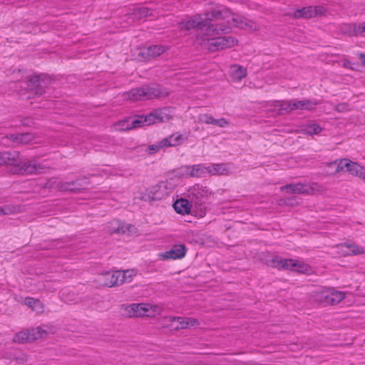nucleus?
Returning a JSON list of instances; mask_svg holds the SVG:
<instances>
[{
  "instance_id": "nucleus-1",
  "label": "nucleus",
  "mask_w": 365,
  "mask_h": 365,
  "mask_svg": "<svg viewBox=\"0 0 365 365\" xmlns=\"http://www.w3.org/2000/svg\"><path fill=\"white\" fill-rule=\"evenodd\" d=\"M232 26L247 31H257L259 25L223 7H215L204 14L193 16L179 24L181 30L196 29L206 36L227 32Z\"/></svg>"
},
{
  "instance_id": "nucleus-2",
  "label": "nucleus",
  "mask_w": 365,
  "mask_h": 365,
  "mask_svg": "<svg viewBox=\"0 0 365 365\" xmlns=\"http://www.w3.org/2000/svg\"><path fill=\"white\" fill-rule=\"evenodd\" d=\"M10 166L14 174H38L43 172L45 168L34 161H22L19 153H0V165Z\"/></svg>"
},
{
  "instance_id": "nucleus-3",
  "label": "nucleus",
  "mask_w": 365,
  "mask_h": 365,
  "mask_svg": "<svg viewBox=\"0 0 365 365\" xmlns=\"http://www.w3.org/2000/svg\"><path fill=\"white\" fill-rule=\"evenodd\" d=\"M123 314L126 317H154L160 315L163 311V308L157 304L148 303H133L123 306Z\"/></svg>"
},
{
  "instance_id": "nucleus-4",
  "label": "nucleus",
  "mask_w": 365,
  "mask_h": 365,
  "mask_svg": "<svg viewBox=\"0 0 365 365\" xmlns=\"http://www.w3.org/2000/svg\"><path fill=\"white\" fill-rule=\"evenodd\" d=\"M131 272L130 270L106 272L98 275L96 282L100 286L113 287L130 282Z\"/></svg>"
},
{
  "instance_id": "nucleus-5",
  "label": "nucleus",
  "mask_w": 365,
  "mask_h": 365,
  "mask_svg": "<svg viewBox=\"0 0 365 365\" xmlns=\"http://www.w3.org/2000/svg\"><path fill=\"white\" fill-rule=\"evenodd\" d=\"M168 92L161 91L159 86H144L130 90L125 94V98L133 101H145L158 97H165Z\"/></svg>"
},
{
  "instance_id": "nucleus-6",
  "label": "nucleus",
  "mask_w": 365,
  "mask_h": 365,
  "mask_svg": "<svg viewBox=\"0 0 365 365\" xmlns=\"http://www.w3.org/2000/svg\"><path fill=\"white\" fill-rule=\"evenodd\" d=\"M173 113L170 108L156 109L146 115H138L133 122L134 126H146L151 124L165 122L172 118Z\"/></svg>"
},
{
  "instance_id": "nucleus-7",
  "label": "nucleus",
  "mask_w": 365,
  "mask_h": 365,
  "mask_svg": "<svg viewBox=\"0 0 365 365\" xmlns=\"http://www.w3.org/2000/svg\"><path fill=\"white\" fill-rule=\"evenodd\" d=\"M267 264L279 269H283L291 271H297L301 273L309 274L312 271L311 267L304 263L302 261L292 259H283L280 257L275 256L272 258Z\"/></svg>"
},
{
  "instance_id": "nucleus-8",
  "label": "nucleus",
  "mask_w": 365,
  "mask_h": 365,
  "mask_svg": "<svg viewBox=\"0 0 365 365\" xmlns=\"http://www.w3.org/2000/svg\"><path fill=\"white\" fill-rule=\"evenodd\" d=\"M314 299L323 306L339 303L345 298V293L332 288L319 289L314 292Z\"/></svg>"
},
{
  "instance_id": "nucleus-9",
  "label": "nucleus",
  "mask_w": 365,
  "mask_h": 365,
  "mask_svg": "<svg viewBox=\"0 0 365 365\" xmlns=\"http://www.w3.org/2000/svg\"><path fill=\"white\" fill-rule=\"evenodd\" d=\"M209 51L230 48L237 45L238 41L232 36L205 37L200 43Z\"/></svg>"
},
{
  "instance_id": "nucleus-10",
  "label": "nucleus",
  "mask_w": 365,
  "mask_h": 365,
  "mask_svg": "<svg viewBox=\"0 0 365 365\" xmlns=\"http://www.w3.org/2000/svg\"><path fill=\"white\" fill-rule=\"evenodd\" d=\"M335 165H336V173L349 172L351 175L365 180V168L361 166L357 163L344 158L329 163L330 167Z\"/></svg>"
},
{
  "instance_id": "nucleus-11",
  "label": "nucleus",
  "mask_w": 365,
  "mask_h": 365,
  "mask_svg": "<svg viewBox=\"0 0 365 365\" xmlns=\"http://www.w3.org/2000/svg\"><path fill=\"white\" fill-rule=\"evenodd\" d=\"M280 190L287 193L314 195L322 192V187L317 183H292L282 186Z\"/></svg>"
},
{
  "instance_id": "nucleus-12",
  "label": "nucleus",
  "mask_w": 365,
  "mask_h": 365,
  "mask_svg": "<svg viewBox=\"0 0 365 365\" xmlns=\"http://www.w3.org/2000/svg\"><path fill=\"white\" fill-rule=\"evenodd\" d=\"M175 185L170 181H163L146 190L145 195L150 200H160L168 197L173 190Z\"/></svg>"
},
{
  "instance_id": "nucleus-13",
  "label": "nucleus",
  "mask_w": 365,
  "mask_h": 365,
  "mask_svg": "<svg viewBox=\"0 0 365 365\" xmlns=\"http://www.w3.org/2000/svg\"><path fill=\"white\" fill-rule=\"evenodd\" d=\"M164 324L173 329H182L198 324L194 318H185L181 317L168 316L164 317Z\"/></svg>"
},
{
  "instance_id": "nucleus-14",
  "label": "nucleus",
  "mask_w": 365,
  "mask_h": 365,
  "mask_svg": "<svg viewBox=\"0 0 365 365\" xmlns=\"http://www.w3.org/2000/svg\"><path fill=\"white\" fill-rule=\"evenodd\" d=\"M327 10L323 6H307L299 9H297L292 14L294 19H311L317 16L324 15Z\"/></svg>"
},
{
  "instance_id": "nucleus-15",
  "label": "nucleus",
  "mask_w": 365,
  "mask_h": 365,
  "mask_svg": "<svg viewBox=\"0 0 365 365\" xmlns=\"http://www.w3.org/2000/svg\"><path fill=\"white\" fill-rule=\"evenodd\" d=\"M317 105V102L314 101L306 100L298 101H286L281 104L282 109L285 112H289L294 110H314Z\"/></svg>"
},
{
  "instance_id": "nucleus-16",
  "label": "nucleus",
  "mask_w": 365,
  "mask_h": 365,
  "mask_svg": "<svg viewBox=\"0 0 365 365\" xmlns=\"http://www.w3.org/2000/svg\"><path fill=\"white\" fill-rule=\"evenodd\" d=\"M168 48L163 45H153L138 50V56L143 60H148L160 56L167 51Z\"/></svg>"
},
{
  "instance_id": "nucleus-17",
  "label": "nucleus",
  "mask_w": 365,
  "mask_h": 365,
  "mask_svg": "<svg viewBox=\"0 0 365 365\" xmlns=\"http://www.w3.org/2000/svg\"><path fill=\"white\" fill-rule=\"evenodd\" d=\"M188 192V196L195 204H200L212 194L207 187L199 184L193 185Z\"/></svg>"
},
{
  "instance_id": "nucleus-18",
  "label": "nucleus",
  "mask_w": 365,
  "mask_h": 365,
  "mask_svg": "<svg viewBox=\"0 0 365 365\" xmlns=\"http://www.w3.org/2000/svg\"><path fill=\"white\" fill-rule=\"evenodd\" d=\"M182 174L190 178H202L208 174V165L195 164L185 165L181 168Z\"/></svg>"
},
{
  "instance_id": "nucleus-19",
  "label": "nucleus",
  "mask_w": 365,
  "mask_h": 365,
  "mask_svg": "<svg viewBox=\"0 0 365 365\" xmlns=\"http://www.w3.org/2000/svg\"><path fill=\"white\" fill-rule=\"evenodd\" d=\"M187 252L185 245L180 244L174 245L170 250L159 254V257L163 260L179 259L183 258Z\"/></svg>"
},
{
  "instance_id": "nucleus-20",
  "label": "nucleus",
  "mask_w": 365,
  "mask_h": 365,
  "mask_svg": "<svg viewBox=\"0 0 365 365\" xmlns=\"http://www.w3.org/2000/svg\"><path fill=\"white\" fill-rule=\"evenodd\" d=\"M27 86L34 96H40L44 93L45 82L41 76H32L29 80Z\"/></svg>"
},
{
  "instance_id": "nucleus-21",
  "label": "nucleus",
  "mask_w": 365,
  "mask_h": 365,
  "mask_svg": "<svg viewBox=\"0 0 365 365\" xmlns=\"http://www.w3.org/2000/svg\"><path fill=\"white\" fill-rule=\"evenodd\" d=\"M6 138L16 145H26L36 143L34 135L29 133L10 134Z\"/></svg>"
},
{
  "instance_id": "nucleus-22",
  "label": "nucleus",
  "mask_w": 365,
  "mask_h": 365,
  "mask_svg": "<svg viewBox=\"0 0 365 365\" xmlns=\"http://www.w3.org/2000/svg\"><path fill=\"white\" fill-rule=\"evenodd\" d=\"M54 328L51 325H43L29 329L30 341L45 337L48 333L53 332Z\"/></svg>"
},
{
  "instance_id": "nucleus-23",
  "label": "nucleus",
  "mask_w": 365,
  "mask_h": 365,
  "mask_svg": "<svg viewBox=\"0 0 365 365\" xmlns=\"http://www.w3.org/2000/svg\"><path fill=\"white\" fill-rule=\"evenodd\" d=\"M86 181L76 180L68 182H59L57 187L61 191L78 192L81 189H84L86 185Z\"/></svg>"
},
{
  "instance_id": "nucleus-24",
  "label": "nucleus",
  "mask_w": 365,
  "mask_h": 365,
  "mask_svg": "<svg viewBox=\"0 0 365 365\" xmlns=\"http://www.w3.org/2000/svg\"><path fill=\"white\" fill-rule=\"evenodd\" d=\"M230 173V167L228 164L212 163L208 165V174L210 175H228Z\"/></svg>"
},
{
  "instance_id": "nucleus-25",
  "label": "nucleus",
  "mask_w": 365,
  "mask_h": 365,
  "mask_svg": "<svg viewBox=\"0 0 365 365\" xmlns=\"http://www.w3.org/2000/svg\"><path fill=\"white\" fill-rule=\"evenodd\" d=\"M230 78L232 81L239 82L246 77L247 69L242 66L234 64L230 68Z\"/></svg>"
},
{
  "instance_id": "nucleus-26",
  "label": "nucleus",
  "mask_w": 365,
  "mask_h": 365,
  "mask_svg": "<svg viewBox=\"0 0 365 365\" xmlns=\"http://www.w3.org/2000/svg\"><path fill=\"white\" fill-rule=\"evenodd\" d=\"M23 304H26L31 310L38 314H41L44 312V305L39 299L32 297H26L24 299Z\"/></svg>"
},
{
  "instance_id": "nucleus-27",
  "label": "nucleus",
  "mask_w": 365,
  "mask_h": 365,
  "mask_svg": "<svg viewBox=\"0 0 365 365\" xmlns=\"http://www.w3.org/2000/svg\"><path fill=\"white\" fill-rule=\"evenodd\" d=\"M173 207L178 213L185 215L190 213L191 205L187 200L181 198L175 202Z\"/></svg>"
},
{
  "instance_id": "nucleus-28",
  "label": "nucleus",
  "mask_w": 365,
  "mask_h": 365,
  "mask_svg": "<svg viewBox=\"0 0 365 365\" xmlns=\"http://www.w3.org/2000/svg\"><path fill=\"white\" fill-rule=\"evenodd\" d=\"M182 140V138L181 134L175 133L162 140V144L164 147L175 146L181 144Z\"/></svg>"
},
{
  "instance_id": "nucleus-29",
  "label": "nucleus",
  "mask_w": 365,
  "mask_h": 365,
  "mask_svg": "<svg viewBox=\"0 0 365 365\" xmlns=\"http://www.w3.org/2000/svg\"><path fill=\"white\" fill-rule=\"evenodd\" d=\"M136 117L135 118H127L125 120L119 121L118 123L115 125V129L118 130H128L133 128H139L140 126H134L133 122L135 120Z\"/></svg>"
},
{
  "instance_id": "nucleus-30",
  "label": "nucleus",
  "mask_w": 365,
  "mask_h": 365,
  "mask_svg": "<svg viewBox=\"0 0 365 365\" xmlns=\"http://www.w3.org/2000/svg\"><path fill=\"white\" fill-rule=\"evenodd\" d=\"M322 130V128L314 123L304 125L301 128L302 133L309 135L319 134Z\"/></svg>"
},
{
  "instance_id": "nucleus-31",
  "label": "nucleus",
  "mask_w": 365,
  "mask_h": 365,
  "mask_svg": "<svg viewBox=\"0 0 365 365\" xmlns=\"http://www.w3.org/2000/svg\"><path fill=\"white\" fill-rule=\"evenodd\" d=\"M344 252L349 255H360L364 252V248L354 244H344L341 246Z\"/></svg>"
},
{
  "instance_id": "nucleus-32",
  "label": "nucleus",
  "mask_w": 365,
  "mask_h": 365,
  "mask_svg": "<svg viewBox=\"0 0 365 365\" xmlns=\"http://www.w3.org/2000/svg\"><path fill=\"white\" fill-rule=\"evenodd\" d=\"M341 31L349 36H359L358 24H344L341 28Z\"/></svg>"
},
{
  "instance_id": "nucleus-33",
  "label": "nucleus",
  "mask_w": 365,
  "mask_h": 365,
  "mask_svg": "<svg viewBox=\"0 0 365 365\" xmlns=\"http://www.w3.org/2000/svg\"><path fill=\"white\" fill-rule=\"evenodd\" d=\"M14 342L24 344L30 341L29 329L16 333L13 339Z\"/></svg>"
},
{
  "instance_id": "nucleus-34",
  "label": "nucleus",
  "mask_w": 365,
  "mask_h": 365,
  "mask_svg": "<svg viewBox=\"0 0 365 365\" xmlns=\"http://www.w3.org/2000/svg\"><path fill=\"white\" fill-rule=\"evenodd\" d=\"M133 11L135 19H141L150 15V10L147 7L136 6L133 8Z\"/></svg>"
},
{
  "instance_id": "nucleus-35",
  "label": "nucleus",
  "mask_w": 365,
  "mask_h": 365,
  "mask_svg": "<svg viewBox=\"0 0 365 365\" xmlns=\"http://www.w3.org/2000/svg\"><path fill=\"white\" fill-rule=\"evenodd\" d=\"M214 119L215 118L212 115L207 113L200 114L198 117L199 122L205 124H213Z\"/></svg>"
},
{
  "instance_id": "nucleus-36",
  "label": "nucleus",
  "mask_w": 365,
  "mask_h": 365,
  "mask_svg": "<svg viewBox=\"0 0 365 365\" xmlns=\"http://www.w3.org/2000/svg\"><path fill=\"white\" fill-rule=\"evenodd\" d=\"M16 208L11 205H4L0 207V216L1 215H9L14 213Z\"/></svg>"
},
{
  "instance_id": "nucleus-37",
  "label": "nucleus",
  "mask_w": 365,
  "mask_h": 365,
  "mask_svg": "<svg viewBox=\"0 0 365 365\" xmlns=\"http://www.w3.org/2000/svg\"><path fill=\"white\" fill-rule=\"evenodd\" d=\"M335 109L339 113H345L350 110L349 105L345 103L338 104Z\"/></svg>"
},
{
  "instance_id": "nucleus-38",
  "label": "nucleus",
  "mask_w": 365,
  "mask_h": 365,
  "mask_svg": "<svg viewBox=\"0 0 365 365\" xmlns=\"http://www.w3.org/2000/svg\"><path fill=\"white\" fill-rule=\"evenodd\" d=\"M164 145L162 144V140L156 145H150L148 148L149 153L150 154L155 153L159 150L160 148H163Z\"/></svg>"
},
{
  "instance_id": "nucleus-39",
  "label": "nucleus",
  "mask_w": 365,
  "mask_h": 365,
  "mask_svg": "<svg viewBox=\"0 0 365 365\" xmlns=\"http://www.w3.org/2000/svg\"><path fill=\"white\" fill-rule=\"evenodd\" d=\"M229 124L228 121L225 118L214 119L213 125H216L220 128H224Z\"/></svg>"
},
{
  "instance_id": "nucleus-40",
  "label": "nucleus",
  "mask_w": 365,
  "mask_h": 365,
  "mask_svg": "<svg viewBox=\"0 0 365 365\" xmlns=\"http://www.w3.org/2000/svg\"><path fill=\"white\" fill-rule=\"evenodd\" d=\"M341 66L344 67V68H346L347 69H349V70H355V68L354 67V63H351L350 61H349L348 59H344L341 61Z\"/></svg>"
},
{
  "instance_id": "nucleus-41",
  "label": "nucleus",
  "mask_w": 365,
  "mask_h": 365,
  "mask_svg": "<svg viewBox=\"0 0 365 365\" xmlns=\"http://www.w3.org/2000/svg\"><path fill=\"white\" fill-rule=\"evenodd\" d=\"M133 227L130 225H122L121 226H118L117 229V232H122L123 233H125L126 232H130V230Z\"/></svg>"
},
{
  "instance_id": "nucleus-42",
  "label": "nucleus",
  "mask_w": 365,
  "mask_h": 365,
  "mask_svg": "<svg viewBox=\"0 0 365 365\" xmlns=\"http://www.w3.org/2000/svg\"><path fill=\"white\" fill-rule=\"evenodd\" d=\"M358 34L360 36H365V22L358 24Z\"/></svg>"
},
{
  "instance_id": "nucleus-43",
  "label": "nucleus",
  "mask_w": 365,
  "mask_h": 365,
  "mask_svg": "<svg viewBox=\"0 0 365 365\" xmlns=\"http://www.w3.org/2000/svg\"><path fill=\"white\" fill-rule=\"evenodd\" d=\"M283 103L284 102L281 103V102L275 101V102H273L272 105H273L274 106H279L280 107V109H279L280 113H282V111H285L284 110L282 109L281 104Z\"/></svg>"
},
{
  "instance_id": "nucleus-44",
  "label": "nucleus",
  "mask_w": 365,
  "mask_h": 365,
  "mask_svg": "<svg viewBox=\"0 0 365 365\" xmlns=\"http://www.w3.org/2000/svg\"><path fill=\"white\" fill-rule=\"evenodd\" d=\"M359 58L361 60L362 63L365 65V53H360Z\"/></svg>"
},
{
  "instance_id": "nucleus-45",
  "label": "nucleus",
  "mask_w": 365,
  "mask_h": 365,
  "mask_svg": "<svg viewBox=\"0 0 365 365\" xmlns=\"http://www.w3.org/2000/svg\"><path fill=\"white\" fill-rule=\"evenodd\" d=\"M64 294H65V292H61V297H62V298H63Z\"/></svg>"
}]
</instances>
